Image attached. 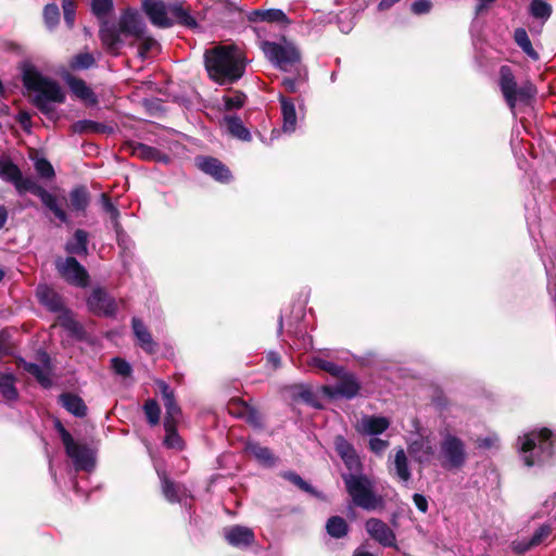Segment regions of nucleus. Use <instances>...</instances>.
Segmentation results:
<instances>
[{
    "mask_svg": "<svg viewBox=\"0 0 556 556\" xmlns=\"http://www.w3.org/2000/svg\"><path fill=\"white\" fill-rule=\"evenodd\" d=\"M208 77L219 85L232 84L244 73V58L235 46H217L204 53Z\"/></svg>",
    "mask_w": 556,
    "mask_h": 556,
    "instance_id": "obj_1",
    "label": "nucleus"
},
{
    "mask_svg": "<svg viewBox=\"0 0 556 556\" xmlns=\"http://www.w3.org/2000/svg\"><path fill=\"white\" fill-rule=\"evenodd\" d=\"M23 83L26 89L33 92L35 106L49 119H58L59 114L55 106L65 101V93L61 86L56 81L43 77L33 66L24 68Z\"/></svg>",
    "mask_w": 556,
    "mask_h": 556,
    "instance_id": "obj_2",
    "label": "nucleus"
},
{
    "mask_svg": "<svg viewBox=\"0 0 556 556\" xmlns=\"http://www.w3.org/2000/svg\"><path fill=\"white\" fill-rule=\"evenodd\" d=\"M146 31V24L136 10H126L118 20L117 27L104 23L100 28L103 45L112 52L118 50L126 39L139 40Z\"/></svg>",
    "mask_w": 556,
    "mask_h": 556,
    "instance_id": "obj_3",
    "label": "nucleus"
},
{
    "mask_svg": "<svg viewBox=\"0 0 556 556\" xmlns=\"http://www.w3.org/2000/svg\"><path fill=\"white\" fill-rule=\"evenodd\" d=\"M519 453L526 466L542 465L554 454V441L548 429L532 431L519 438Z\"/></svg>",
    "mask_w": 556,
    "mask_h": 556,
    "instance_id": "obj_4",
    "label": "nucleus"
},
{
    "mask_svg": "<svg viewBox=\"0 0 556 556\" xmlns=\"http://www.w3.org/2000/svg\"><path fill=\"white\" fill-rule=\"evenodd\" d=\"M143 9L151 23L157 27H170L173 20L169 15L189 28L197 27L195 18L179 2L165 4L162 0H143Z\"/></svg>",
    "mask_w": 556,
    "mask_h": 556,
    "instance_id": "obj_5",
    "label": "nucleus"
},
{
    "mask_svg": "<svg viewBox=\"0 0 556 556\" xmlns=\"http://www.w3.org/2000/svg\"><path fill=\"white\" fill-rule=\"evenodd\" d=\"M498 85L505 102L514 112L517 104H529L536 96V88L530 81L517 85L513 71L509 66L500 68Z\"/></svg>",
    "mask_w": 556,
    "mask_h": 556,
    "instance_id": "obj_6",
    "label": "nucleus"
},
{
    "mask_svg": "<svg viewBox=\"0 0 556 556\" xmlns=\"http://www.w3.org/2000/svg\"><path fill=\"white\" fill-rule=\"evenodd\" d=\"M348 493L353 500V503L366 510H374L382 504L381 497L377 496L374 492V485L370 479L366 476L355 473H342Z\"/></svg>",
    "mask_w": 556,
    "mask_h": 556,
    "instance_id": "obj_7",
    "label": "nucleus"
},
{
    "mask_svg": "<svg viewBox=\"0 0 556 556\" xmlns=\"http://www.w3.org/2000/svg\"><path fill=\"white\" fill-rule=\"evenodd\" d=\"M408 454L419 465H428L435 456V448L430 432L425 429L417 418L410 420V428L406 430Z\"/></svg>",
    "mask_w": 556,
    "mask_h": 556,
    "instance_id": "obj_8",
    "label": "nucleus"
},
{
    "mask_svg": "<svg viewBox=\"0 0 556 556\" xmlns=\"http://www.w3.org/2000/svg\"><path fill=\"white\" fill-rule=\"evenodd\" d=\"M262 50L268 61L283 72H291L301 63V53L292 42L265 41Z\"/></svg>",
    "mask_w": 556,
    "mask_h": 556,
    "instance_id": "obj_9",
    "label": "nucleus"
},
{
    "mask_svg": "<svg viewBox=\"0 0 556 556\" xmlns=\"http://www.w3.org/2000/svg\"><path fill=\"white\" fill-rule=\"evenodd\" d=\"M467 458L464 442L452 434L445 435L441 443L438 454V460L445 470H456L462 468Z\"/></svg>",
    "mask_w": 556,
    "mask_h": 556,
    "instance_id": "obj_10",
    "label": "nucleus"
},
{
    "mask_svg": "<svg viewBox=\"0 0 556 556\" xmlns=\"http://www.w3.org/2000/svg\"><path fill=\"white\" fill-rule=\"evenodd\" d=\"M336 384H326L320 387L323 395L329 400L345 399L352 400L356 397L361 390V383L357 377L352 372H346L343 369L341 377Z\"/></svg>",
    "mask_w": 556,
    "mask_h": 556,
    "instance_id": "obj_11",
    "label": "nucleus"
},
{
    "mask_svg": "<svg viewBox=\"0 0 556 556\" xmlns=\"http://www.w3.org/2000/svg\"><path fill=\"white\" fill-rule=\"evenodd\" d=\"M485 8H486V0H479L477 10H476V16L472 21L471 28H470V35L472 40V46L475 49V60L477 65L482 68L484 66V46H485V38H484V28H485Z\"/></svg>",
    "mask_w": 556,
    "mask_h": 556,
    "instance_id": "obj_12",
    "label": "nucleus"
},
{
    "mask_svg": "<svg viewBox=\"0 0 556 556\" xmlns=\"http://www.w3.org/2000/svg\"><path fill=\"white\" fill-rule=\"evenodd\" d=\"M55 268L61 277L70 285L85 288L89 281V275L86 268L73 256L58 258Z\"/></svg>",
    "mask_w": 556,
    "mask_h": 556,
    "instance_id": "obj_13",
    "label": "nucleus"
},
{
    "mask_svg": "<svg viewBox=\"0 0 556 556\" xmlns=\"http://www.w3.org/2000/svg\"><path fill=\"white\" fill-rule=\"evenodd\" d=\"M65 453L73 462L75 470L91 471L94 468L93 452L83 443L75 441L64 444Z\"/></svg>",
    "mask_w": 556,
    "mask_h": 556,
    "instance_id": "obj_14",
    "label": "nucleus"
},
{
    "mask_svg": "<svg viewBox=\"0 0 556 556\" xmlns=\"http://www.w3.org/2000/svg\"><path fill=\"white\" fill-rule=\"evenodd\" d=\"M88 307L97 315L113 316L117 311V304L104 289L96 288L87 301Z\"/></svg>",
    "mask_w": 556,
    "mask_h": 556,
    "instance_id": "obj_15",
    "label": "nucleus"
},
{
    "mask_svg": "<svg viewBox=\"0 0 556 556\" xmlns=\"http://www.w3.org/2000/svg\"><path fill=\"white\" fill-rule=\"evenodd\" d=\"M388 469L389 473L400 483L408 485L412 479V470L404 448H396L394 455L389 457Z\"/></svg>",
    "mask_w": 556,
    "mask_h": 556,
    "instance_id": "obj_16",
    "label": "nucleus"
},
{
    "mask_svg": "<svg viewBox=\"0 0 556 556\" xmlns=\"http://www.w3.org/2000/svg\"><path fill=\"white\" fill-rule=\"evenodd\" d=\"M334 447L345 467L352 473L359 472L362 470V463L354 446L344 437H336Z\"/></svg>",
    "mask_w": 556,
    "mask_h": 556,
    "instance_id": "obj_17",
    "label": "nucleus"
},
{
    "mask_svg": "<svg viewBox=\"0 0 556 556\" xmlns=\"http://www.w3.org/2000/svg\"><path fill=\"white\" fill-rule=\"evenodd\" d=\"M368 534L383 546H393L395 544V534L392 529L382 520L370 518L365 525Z\"/></svg>",
    "mask_w": 556,
    "mask_h": 556,
    "instance_id": "obj_18",
    "label": "nucleus"
},
{
    "mask_svg": "<svg viewBox=\"0 0 556 556\" xmlns=\"http://www.w3.org/2000/svg\"><path fill=\"white\" fill-rule=\"evenodd\" d=\"M198 167L205 174L220 182H228L231 178L230 170L217 159L200 156L195 160Z\"/></svg>",
    "mask_w": 556,
    "mask_h": 556,
    "instance_id": "obj_19",
    "label": "nucleus"
},
{
    "mask_svg": "<svg viewBox=\"0 0 556 556\" xmlns=\"http://www.w3.org/2000/svg\"><path fill=\"white\" fill-rule=\"evenodd\" d=\"M389 426L390 421L387 417L365 415L357 421L355 429L361 434L372 435L374 438L383 433Z\"/></svg>",
    "mask_w": 556,
    "mask_h": 556,
    "instance_id": "obj_20",
    "label": "nucleus"
},
{
    "mask_svg": "<svg viewBox=\"0 0 556 556\" xmlns=\"http://www.w3.org/2000/svg\"><path fill=\"white\" fill-rule=\"evenodd\" d=\"M159 391L162 395L163 404L166 410V416L164 421L177 422L178 417L180 416V407L178 406L174 391L163 380L155 381Z\"/></svg>",
    "mask_w": 556,
    "mask_h": 556,
    "instance_id": "obj_21",
    "label": "nucleus"
},
{
    "mask_svg": "<svg viewBox=\"0 0 556 556\" xmlns=\"http://www.w3.org/2000/svg\"><path fill=\"white\" fill-rule=\"evenodd\" d=\"M226 541L235 547H248L254 541L253 531L243 526H230L224 529Z\"/></svg>",
    "mask_w": 556,
    "mask_h": 556,
    "instance_id": "obj_22",
    "label": "nucleus"
},
{
    "mask_svg": "<svg viewBox=\"0 0 556 556\" xmlns=\"http://www.w3.org/2000/svg\"><path fill=\"white\" fill-rule=\"evenodd\" d=\"M132 332L139 346L148 354H154L159 344L152 338L151 332L140 318L134 317L131 320Z\"/></svg>",
    "mask_w": 556,
    "mask_h": 556,
    "instance_id": "obj_23",
    "label": "nucleus"
},
{
    "mask_svg": "<svg viewBox=\"0 0 556 556\" xmlns=\"http://www.w3.org/2000/svg\"><path fill=\"white\" fill-rule=\"evenodd\" d=\"M63 80L76 98L85 101L88 104L97 103V96L83 79L77 78L70 73H66L65 75H63Z\"/></svg>",
    "mask_w": 556,
    "mask_h": 556,
    "instance_id": "obj_24",
    "label": "nucleus"
},
{
    "mask_svg": "<svg viewBox=\"0 0 556 556\" xmlns=\"http://www.w3.org/2000/svg\"><path fill=\"white\" fill-rule=\"evenodd\" d=\"M18 390L16 388V377L12 372L0 371V399L4 403L11 404L18 400Z\"/></svg>",
    "mask_w": 556,
    "mask_h": 556,
    "instance_id": "obj_25",
    "label": "nucleus"
},
{
    "mask_svg": "<svg viewBox=\"0 0 556 556\" xmlns=\"http://www.w3.org/2000/svg\"><path fill=\"white\" fill-rule=\"evenodd\" d=\"M59 403L75 417L81 418L87 415V406L84 400L77 394L64 392L59 396Z\"/></svg>",
    "mask_w": 556,
    "mask_h": 556,
    "instance_id": "obj_26",
    "label": "nucleus"
},
{
    "mask_svg": "<svg viewBox=\"0 0 556 556\" xmlns=\"http://www.w3.org/2000/svg\"><path fill=\"white\" fill-rule=\"evenodd\" d=\"M39 302L51 312H60L63 308L61 296L46 285L38 286L36 290Z\"/></svg>",
    "mask_w": 556,
    "mask_h": 556,
    "instance_id": "obj_27",
    "label": "nucleus"
},
{
    "mask_svg": "<svg viewBox=\"0 0 556 556\" xmlns=\"http://www.w3.org/2000/svg\"><path fill=\"white\" fill-rule=\"evenodd\" d=\"M282 113V130L292 134L296 127V111L295 105L291 99L279 96Z\"/></svg>",
    "mask_w": 556,
    "mask_h": 556,
    "instance_id": "obj_28",
    "label": "nucleus"
},
{
    "mask_svg": "<svg viewBox=\"0 0 556 556\" xmlns=\"http://www.w3.org/2000/svg\"><path fill=\"white\" fill-rule=\"evenodd\" d=\"M88 233L83 229H77L74 232L73 239L68 240L65 244V251L74 255H87L88 253Z\"/></svg>",
    "mask_w": 556,
    "mask_h": 556,
    "instance_id": "obj_29",
    "label": "nucleus"
},
{
    "mask_svg": "<svg viewBox=\"0 0 556 556\" xmlns=\"http://www.w3.org/2000/svg\"><path fill=\"white\" fill-rule=\"evenodd\" d=\"M244 450L247 453L255 457L261 464L268 467L275 465V457L268 447L262 446L254 441H248Z\"/></svg>",
    "mask_w": 556,
    "mask_h": 556,
    "instance_id": "obj_30",
    "label": "nucleus"
},
{
    "mask_svg": "<svg viewBox=\"0 0 556 556\" xmlns=\"http://www.w3.org/2000/svg\"><path fill=\"white\" fill-rule=\"evenodd\" d=\"M39 199L41 200L42 204L48 210H50L60 222H62V223L68 222V216H67L66 212L61 207V205L59 204V200L54 194L45 190L40 194Z\"/></svg>",
    "mask_w": 556,
    "mask_h": 556,
    "instance_id": "obj_31",
    "label": "nucleus"
},
{
    "mask_svg": "<svg viewBox=\"0 0 556 556\" xmlns=\"http://www.w3.org/2000/svg\"><path fill=\"white\" fill-rule=\"evenodd\" d=\"M14 186L20 194L30 192L31 194L38 198L46 190L37 182L35 178L23 177L22 173L20 174L18 179H16V181L14 182Z\"/></svg>",
    "mask_w": 556,
    "mask_h": 556,
    "instance_id": "obj_32",
    "label": "nucleus"
},
{
    "mask_svg": "<svg viewBox=\"0 0 556 556\" xmlns=\"http://www.w3.org/2000/svg\"><path fill=\"white\" fill-rule=\"evenodd\" d=\"M157 473H159V477L161 478L162 490H163V494L166 497V500L172 503L180 502L181 495L184 494L185 489L182 486H180L179 484H176V483L172 482L170 480H168L159 470H157Z\"/></svg>",
    "mask_w": 556,
    "mask_h": 556,
    "instance_id": "obj_33",
    "label": "nucleus"
},
{
    "mask_svg": "<svg viewBox=\"0 0 556 556\" xmlns=\"http://www.w3.org/2000/svg\"><path fill=\"white\" fill-rule=\"evenodd\" d=\"M514 39L518 47L533 61L539 60V53L533 49L528 33L523 28H517L514 33Z\"/></svg>",
    "mask_w": 556,
    "mask_h": 556,
    "instance_id": "obj_34",
    "label": "nucleus"
},
{
    "mask_svg": "<svg viewBox=\"0 0 556 556\" xmlns=\"http://www.w3.org/2000/svg\"><path fill=\"white\" fill-rule=\"evenodd\" d=\"M134 42H139L138 56L141 60L150 58L154 52L159 51L160 49L159 42L154 38L147 36L146 31L143 33L142 38H140L139 40H134ZM130 43H132V41Z\"/></svg>",
    "mask_w": 556,
    "mask_h": 556,
    "instance_id": "obj_35",
    "label": "nucleus"
},
{
    "mask_svg": "<svg viewBox=\"0 0 556 556\" xmlns=\"http://www.w3.org/2000/svg\"><path fill=\"white\" fill-rule=\"evenodd\" d=\"M227 123V129L228 131L236 138L242 140V141H250L251 140V134L248 130V128L244 127L241 119L239 117H226L225 118Z\"/></svg>",
    "mask_w": 556,
    "mask_h": 556,
    "instance_id": "obj_36",
    "label": "nucleus"
},
{
    "mask_svg": "<svg viewBox=\"0 0 556 556\" xmlns=\"http://www.w3.org/2000/svg\"><path fill=\"white\" fill-rule=\"evenodd\" d=\"M71 206L75 211H85L89 204V193L85 187L74 188L70 192Z\"/></svg>",
    "mask_w": 556,
    "mask_h": 556,
    "instance_id": "obj_37",
    "label": "nucleus"
},
{
    "mask_svg": "<svg viewBox=\"0 0 556 556\" xmlns=\"http://www.w3.org/2000/svg\"><path fill=\"white\" fill-rule=\"evenodd\" d=\"M308 365L317 367L333 377H341L343 374V367L332 362L326 361L319 356H313L307 361Z\"/></svg>",
    "mask_w": 556,
    "mask_h": 556,
    "instance_id": "obj_38",
    "label": "nucleus"
},
{
    "mask_svg": "<svg viewBox=\"0 0 556 556\" xmlns=\"http://www.w3.org/2000/svg\"><path fill=\"white\" fill-rule=\"evenodd\" d=\"M327 532L332 538H343L348 533V525L342 517L334 516L328 519L326 525Z\"/></svg>",
    "mask_w": 556,
    "mask_h": 556,
    "instance_id": "obj_39",
    "label": "nucleus"
},
{
    "mask_svg": "<svg viewBox=\"0 0 556 556\" xmlns=\"http://www.w3.org/2000/svg\"><path fill=\"white\" fill-rule=\"evenodd\" d=\"M106 129V126L90 119L77 121L72 125V130L76 134L104 132Z\"/></svg>",
    "mask_w": 556,
    "mask_h": 556,
    "instance_id": "obj_40",
    "label": "nucleus"
},
{
    "mask_svg": "<svg viewBox=\"0 0 556 556\" xmlns=\"http://www.w3.org/2000/svg\"><path fill=\"white\" fill-rule=\"evenodd\" d=\"M529 11L534 18L545 22L552 14V7L545 0H532Z\"/></svg>",
    "mask_w": 556,
    "mask_h": 556,
    "instance_id": "obj_41",
    "label": "nucleus"
},
{
    "mask_svg": "<svg viewBox=\"0 0 556 556\" xmlns=\"http://www.w3.org/2000/svg\"><path fill=\"white\" fill-rule=\"evenodd\" d=\"M293 71L296 72V77H285L282 79V86L291 93L298 92L300 84L304 83L306 78V72L300 65L293 67Z\"/></svg>",
    "mask_w": 556,
    "mask_h": 556,
    "instance_id": "obj_42",
    "label": "nucleus"
},
{
    "mask_svg": "<svg viewBox=\"0 0 556 556\" xmlns=\"http://www.w3.org/2000/svg\"><path fill=\"white\" fill-rule=\"evenodd\" d=\"M21 174L20 168L9 160H0V178L14 185Z\"/></svg>",
    "mask_w": 556,
    "mask_h": 556,
    "instance_id": "obj_43",
    "label": "nucleus"
},
{
    "mask_svg": "<svg viewBox=\"0 0 556 556\" xmlns=\"http://www.w3.org/2000/svg\"><path fill=\"white\" fill-rule=\"evenodd\" d=\"M100 201H101L103 211L110 216V219L112 222L113 228L116 230V232H118L119 231V227H121L119 222H118L119 211L111 202V200L108 197V194L102 193Z\"/></svg>",
    "mask_w": 556,
    "mask_h": 556,
    "instance_id": "obj_44",
    "label": "nucleus"
},
{
    "mask_svg": "<svg viewBox=\"0 0 556 556\" xmlns=\"http://www.w3.org/2000/svg\"><path fill=\"white\" fill-rule=\"evenodd\" d=\"M176 424L177 422L164 421V428L166 431L164 444L170 448H181L182 446L181 439L176 432Z\"/></svg>",
    "mask_w": 556,
    "mask_h": 556,
    "instance_id": "obj_45",
    "label": "nucleus"
},
{
    "mask_svg": "<svg viewBox=\"0 0 556 556\" xmlns=\"http://www.w3.org/2000/svg\"><path fill=\"white\" fill-rule=\"evenodd\" d=\"M24 369L34 376L45 388L51 386V380L48 372L40 365L34 363H26Z\"/></svg>",
    "mask_w": 556,
    "mask_h": 556,
    "instance_id": "obj_46",
    "label": "nucleus"
},
{
    "mask_svg": "<svg viewBox=\"0 0 556 556\" xmlns=\"http://www.w3.org/2000/svg\"><path fill=\"white\" fill-rule=\"evenodd\" d=\"M94 58L90 53H78L74 55L70 61V67L72 70H87L93 66Z\"/></svg>",
    "mask_w": 556,
    "mask_h": 556,
    "instance_id": "obj_47",
    "label": "nucleus"
},
{
    "mask_svg": "<svg viewBox=\"0 0 556 556\" xmlns=\"http://www.w3.org/2000/svg\"><path fill=\"white\" fill-rule=\"evenodd\" d=\"M143 410L151 426H156L160 422L161 409L155 400H148L143 405Z\"/></svg>",
    "mask_w": 556,
    "mask_h": 556,
    "instance_id": "obj_48",
    "label": "nucleus"
},
{
    "mask_svg": "<svg viewBox=\"0 0 556 556\" xmlns=\"http://www.w3.org/2000/svg\"><path fill=\"white\" fill-rule=\"evenodd\" d=\"M295 396L302 400L304 403L311 405L312 407H323L321 403L317 399V395L308 386H300Z\"/></svg>",
    "mask_w": 556,
    "mask_h": 556,
    "instance_id": "obj_49",
    "label": "nucleus"
},
{
    "mask_svg": "<svg viewBox=\"0 0 556 556\" xmlns=\"http://www.w3.org/2000/svg\"><path fill=\"white\" fill-rule=\"evenodd\" d=\"M43 20L49 28H53L60 21V10L55 3H49L43 9Z\"/></svg>",
    "mask_w": 556,
    "mask_h": 556,
    "instance_id": "obj_50",
    "label": "nucleus"
},
{
    "mask_svg": "<svg viewBox=\"0 0 556 556\" xmlns=\"http://www.w3.org/2000/svg\"><path fill=\"white\" fill-rule=\"evenodd\" d=\"M281 476L286 480H288L291 483H293L294 485H296L299 489H301L307 493L317 495V492L306 481H304L298 473H295L293 471H285L281 473Z\"/></svg>",
    "mask_w": 556,
    "mask_h": 556,
    "instance_id": "obj_51",
    "label": "nucleus"
},
{
    "mask_svg": "<svg viewBox=\"0 0 556 556\" xmlns=\"http://www.w3.org/2000/svg\"><path fill=\"white\" fill-rule=\"evenodd\" d=\"M250 406L251 405L248 404L247 402L240 399H235L229 402L228 412L235 417L244 419Z\"/></svg>",
    "mask_w": 556,
    "mask_h": 556,
    "instance_id": "obj_52",
    "label": "nucleus"
},
{
    "mask_svg": "<svg viewBox=\"0 0 556 556\" xmlns=\"http://www.w3.org/2000/svg\"><path fill=\"white\" fill-rule=\"evenodd\" d=\"M111 364H112V369L118 376L126 378V377H129L132 372L131 365L127 361H125L121 357H113L111 359Z\"/></svg>",
    "mask_w": 556,
    "mask_h": 556,
    "instance_id": "obj_53",
    "label": "nucleus"
},
{
    "mask_svg": "<svg viewBox=\"0 0 556 556\" xmlns=\"http://www.w3.org/2000/svg\"><path fill=\"white\" fill-rule=\"evenodd\" d=\"M35 169L40 177L46 178V179H51L55 175L51 163L43 157L37 159L35 161Z\"/></svg>",
    "mask_w": 556,
    "mask_h": 556,
    "instance_id": "obj_54",
    "label": "nucleus"
},
{
    "mask_svg": "<svg viewBox=\"0 0 556 556\" xmlns=\"http://www.w3.org/2000/svg\"><path fill=\"white\" fill-rule=\"evenodd\" d=\"M134 154L138 155L139 157L143 160H156L160 155V152L152 147H149L143 143H137L134 147Z\"/></svg>",
    "mask_w": 556,
    "mask_h": 556,
    "instance_id": "obj_55",
    "label": "nucleus"
},
{
    "mask_svg": "<svg viewBox=\"0 0 556 556\" xmlns=\"http://www.w3.org/2000/svg\"><path fill=\"white\" fill-rule=\"evenodd\" d=\"M62 9L65 24L72 28L75 23L76 5L73 0H62Z\"/></svg>",
    "mask_w": 556,
    "mask_h": 556,
    "instance_id": "obj_56",
    "label": "nucleus"
},
{
    "mask_svg": "<svg viewBox=\"0 0 556 556\" xmlns=\"http://www.w3.org/2000/svg\"><path fill=\"white\" fill-rule=\"evenodd\" d=\"M113 8V0H91V9L98 17L106 15Z\"/></svg>",
    "mask_w": 556,
    "mask_h": 556,
    "instance_id": "obj_57",
    "label": "nucleus"
},
{
    "mask_svg": "<svg viewBox=\"0 0 556 556\" xmlns=\"http://www.w3.org/2000/svg\"><path fill=\"white\" fill-rule=\"evenodd\" d=\"M264 18L263 22H276V23H285L289 24V20L283 11L279 9H268L264 10Z\"/></svg>",
    "mask_w": 556,
    "mask_h": 556,
    "instance_id": "obj_58",
    "label": "nucleus"
},
{
    "mask_svg": "<svg viewBox=\"0 0 556 556\" xmlns=\"http://www.w3.org/2000/svg\"><path fill=\"white\" fill-rule=\"evenodd\" d=\"M224 101L227 110L240 109L245 102V94L236 92L233 96L225 97Z\"/></svg>",
    "mask_w": 556,
    "mask_h": 556,
    "instance_id": "obj_59",
    "label": "nucleus"
},
{
    "mask_svg": "<svg viewBox=\"0 0 556 556\" xmlns=\"http://www.w3.org/2000/svg\"><path fill=\"white\" fill-rule=\"evenodd\" d=\"M552 530L551 527L547 525L541 526L539 529L535 530L533 533L531 540L529 541V545H539L541 544L546 538L549 536Z\"/></svg>",
    "mask_w": 556,
    "mask_h": 556,
    "instance_id": "obj_60",
    "label": "nucleus"
},
{
    "mask_svg": "<svg viewBox=\"0 0 556 556\" xmlns=\"http://www.w3.org/2000/svg\"><path fill=\"white\" fill-rule=\"evenodd\" d=\"M244 420L254 428H263V417L253 406H250Z\"/></svg>",
    "mask_w": 556,
    "mask_h": 556,
    "instance_id": "obj_61",
    "label": "nucleus"
},
{
    "mask_svg": "<svg viewBox=\"0 0 556 556\" xmlns=\"http://www.w3.org/2000/svg\"><path fill=\"white\" fill-rule=\"evenodd\" d=\"M389 441L374 437L369 440V448L376 455H381L388 448Z\"/></svg>",
    "mask_w": 556,
    "mask_h": 556,
    "instance_id": "obj_62",
    "label": "nucleus"
},
{
    "mask_svg": "<svg viewBox=\"0 0 556 556\" xmlns=\"http://www.w3.org/2000/svg\"><path fill=\"white\" fill-rule=\"evenodd\" d=\"M432 3L429 0H416L412 3V12L417 15L427 14L430 12Z\"/></svg>",
    "mask_w": 556,
    "mask_h": 556,
    "instance_id": "obj_63",
    "label": "nucleus"
},
{
    "mask_svg": "<svg viewBox=\"0 0 556 556\" xmlns=\"http://www.w3.org/2000/svg\"><path fill=\"white\" fill-rule=\"evenodd\" d=\"M350 12H341L338 16L339 28L343 34H349L353 28V22L349 20Z\"/></svg>",
    "mask_w": 556,
    "mask_h": 556,
    "instance_id": "obj_64",
    "label": "nucleus"
}]
</instances>
